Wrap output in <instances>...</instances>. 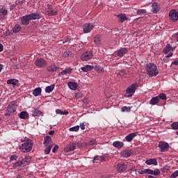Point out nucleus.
Returning <instances> with one entry per match:
<instances>
[{
    "label": "nucleus",
    "instance_id": "nucleus-34",
    "mask_svg": "<svg viewBox=\"0 0 178 178\" xmlns=\"http://www.w3.org/2000/svg\"><path fill=\"white\" fill-rule=\"evenodd\" d=\"M54 88H55V85L54 84L47 86L45 88V92L47 93L52 92V91H54Z\"/></svg>",
    "mask_w": 178,
    "mask_h": 178
},
{
    "label": "nucleus",
    "instance_id": "nucleus-32",
    "mask_svg": "<svg viewBox=\"0 0 178 178\" xmlns=\"http://www.w3.org/2000/svg\"><path fill=\"white\" fill-rule=\"evenodd\" d=\"M22 165H24V161H23V160L22 161L19 160L14 163L13 168V169H16V168H20Z\"/></svg>",
    "mask_w": 178,
    "mask_h": 178
},
{
    "label": "nucleus",
    "instance_id": "nucleus-24",
    "mask_svg": "<svg viewBox=\"0 0 178 178\" xmlns=\"http://www.w3.org/2000/svg\"><path fill=\"white\" fill-rule=\"evenodd\" d=\"M51 141H52V138L49 136L44 137V145L45 147H49V144H51Z\"/></svg>",
    "mask_w": 178,
    "mask_h": 178
},
{
    "label": "nucleus",
    "instance_id": "nucleus-56",
    "mask_svg": "<svg viewBox=\"0 0 178 178\" xmlns=\"http://www.w3.org/2000/svg\"><path fill=\"white\" fill-rule=\"evenodd\" d=\"M86 70H88H88H92V69H94V67H92L91 65H86Z\"/></svg>",
    "mask_w": 178,
    "mask_h": 178
},
{
    "label": "nucleus",
    "instance_id": "nucleus-64",
    "mask_svg": "<svg viewBox=\"0 0 178 178\" xmlns=\"http://www.w3.org/2000/svg\"><path fill=\"white\" fill-rule=\"evenodd\" d=\"M172 65H175L176 66H178V60L173 61L172 63Z\"/></svg>",
    "mask_w": 178,
    "mask_h": 178
},
{
    "label": "nucleus",
    "instance_id": "nucleus-39",
    "mask_svg": "<svg viewBox=\"0 0 178 178\" xmlns=\"http://www.w3.org/2000/svg\"><path fill=\"white\" fill-rule=\"evenodd\" d=\"M145 13H147V10H145V9H139L137 10V15L139 16H143V15H145Z\"/></svg>",
    "mask_w": 178,
    "mask_h": 178
},
{
    "label": "nucleus",
    "instance_id": "nucleus-6",
    "mask_svg": "<svg viewBox=\"0 0 178 178\" xmlns=\"http://www.w3.org/2000/svg\"><path fill=\"white\" fill-rule=\"evenodd\" d=\"M79 144L80 143H76L74 142H72L64 148V151L65 152H70V151H74V149H76V145H79Z\"/></svg>",
    "mask_w": 178,
    "mask_h": 178
},
{
    "label": "nucleus",
    "instance_id": "nucleus-43",
    "mask_svg": "<svg viewBox=\"0 0 178 178\" xmlns=\"http://www.w3.org/2000/svg\"><path fill=\"white\" fill-rule=\"evenodd\" d=\"M95 70L96 72H98V73H101V72H102L104 70V69L99 65H96L95 67Z\"/></svg>",
    "mask_w": 178,
    "mask_h": 178
},
{
    "label": "nucleus",
    "instance_id": "nucleus-33",
    "mask_svg": "<svg viewBox=\"0 0 178 178\" xmlns=\"http://www.w3.org/2000/svg\"><path fill=\"white\" fill-rule=\"evenodd\" d=\"M68 87L70 88V90H77V83H73V82H70L68 83Z\"/></svg>",
    "mask_w": 178,
    "mask_h": 178
},
{
    "label": "nucleus",
    "instance_id": "nucleus-63",
    "mask_svg": "<svg viewBox=\"0 0 178 178\" xmlns=\"http://www.w3.org/2000/svg\"><path fill=\"white\" fill-rule=\"evenodd\" d=\"M96 161H99V156H97L94 157L93 161L95 162Z\"/></svg>",
    "mask_w": 178,
    "mask_h": 178
},
{
    "label": "nucleus",
    "instance_id": "nucleus-14",
    "mask_svg": "<svg viewBox=\"0 0 178 178\" xmlns=\"http://www.w3.org/2000/svg\"><path fill=\"white\" fill-rule=\"evenodd\" d=\"M175 51V47L170 46V44H167L163 50V53L165 55L169 54V52H173Z\"/></svg>",
    "mask_w": 178,
    "mask_h": 178
},
{
    "label": "nucleus",
    "instance_id": "nucleus-22",
    "mask_svg": "<svg viewBox=\"0 0 178 178\" xmlns=\"http://www.w3.org/2000/svg\"><path fill=\"white\" fill-rule=\"evenodd\" d=\"M16 106H15V104L8 105L7 108V112L9 113H13L16 112Z\"/></svg>",
    "mask_w": 178,
    "mask_h": 178
},
{
    "label": "nucleus",
    "instance_id": "nucleus-50",
    "mask_svg": "<svg viewBox=\"0 0 178 178\" xmlns=\"http://www.w3.org/2000/svg\"><path fill=\"white\" fill-rule=\"evenodd\" d=\"M162 172L163 173H168V170H169V167L168 166H164L162 169Z\"/></svg>",
    "mask_w": 178,
    "mask_h": 178
},
{
    "label": "nucleus",
    "instance_id": "nucleus-31",
    "mask_svg": "<svg viewBox=\"0 0 178 178\" xmlns=\"http://www.w3.org/2000/svg\"><path fill=\"white\" fill-rule=\"evenodd\" d=\"M172 56H173V53L172 52H170L167 56H165L163 59V62H164V63H169L170 62V59L169 58H172Z\"/></svg>",
    "mask_w": 178,
    "mask_h": 178
},
{
    "label": "nucleus",
    "instance_id": "nucleus-5",
    "mask_svg": "<svg viewBox=\"0 0 178 178\" xmlns=\"http://www.w3.org/2000/svg\"><path fill=\"white\" fill-rule=\"evenodd\" d=\"M170 20L173 23H176L178 20V11L177 10H171L169 13Z\"/></svg>",
    "mask_w": 178,
    "mask_h": 178
},
{
    "label": "nucleus",
    "instance_id": "nucleus-55",
    "mask_svg": "<svg viewBox=\"0 0 178 178\" xmlns=\"http://www.w3.org/2000/svg\"><path fill=\"white\" fill-rule=\"evenodd\" d=\"M81 130H86V124H84V122H82L80 124Z\"/></svg>",
    "mask_w": 178,
    "mask_h": 178
},
{
    "label": "nucleus",
    "instance_id": "nucleus-38",
    "mask_svg": "<svg viewBox=\"0 0 178 178\" xmlns=\"http://www.w3.org/2000/svg\"><path fill=\"white\" fill-rule=\"evenodd\" d=\"M56 113L57 114V115H69V112L68 111H60V110H59V109H56Z\"/></svg>",
    "mask_w": 178,
    "mask_h": 178
},
{
    "label": "nucleus",
    "instance_id": "nucleus-46",
    "mask_svg": "<svg viewBox=\"0 0 178 178\" xmlns=\"http://www.w3.org/2000/svg\"><path fill=\"white\" fill-rule=\"evenodd\" d=\"M171 126L174 130H177L178 129V122L172 123Z\"/></svg>",
    "mask_w": 178,
    "mask_h": 178
},
{
    "label": "nucleus",
    "instance_id": "nucleus-21",
    "mask_svg": "<svg viewBox=\"0 0 178 178\" xmlns=\"http://www.w3.org/2000/svg\"><path fill=\"white\" fill-rule=\"evenodd\" d=\"M113 145L115 148H118V149H120V148H122L123 147V145H124V143H123V142L117 140V141H115L113 143Z\"/></svg>",
    "mask_w": 178,
    "mask_h": 178
},
{
    "label": "nucleus",
    "instance_id": "nucleus-1",
    "mask_svg": "<svg viewBox=\"0 0 178 178\" xmlns=\"http://www.w3.org/2000/svg\"><path fill=\"white\" fill-rule=\"evenodd\" d=\"M145 69L149 76H151L152 77H156V76H158V74H159L156 65L154 63L147 64L145 66Z\"/></svg>",
    "mask_w": 178,
    "mask_h": 178
},
{
    "label": "nucleus",
    "instance_id": "nucleus-59",
    "mask_svg": "<svg viewBox=\"0 0 178 178\" xmlns=\"http://www.w3.org/2000/svg\"><path fill=\"white\" fill-rule=\"evenodd\" d=\"M63 44H66V42H70V40L69 39H63Z\"/></svg>",
    "mask_w": 178,
    "mask_h": 178
},
{
    "label": "nucleus",
    "instance_id": "nucleus-3",
    "mask_svg": "<svg viewBox=\"0 0 178 178\" xmlns=\"http://www.w3.org/2000/svg\"><path fill=\"white\" fill-rule=\"evenodd\" d=\"M137 87H138V85L136 83L129 86L126 90L127 93L124 95V97L127 98L133 97L134 95V92H136V90H137Z\"/></svg>",
    "mask_w": 178,
    "mask_h": 178
},
{
    "label": "nucleus",
    "instance_id": "nucleus-41",
    "mask_svg": "<svg viewBox=\"0 0 178 178\" xmlns=\"http://www.w3.org/2000/svg\"><path fill=\"white\" fill-rule=\"evenodd\" d=\"M52 145H49V147H46L44 149V154L45 155H48L49 152H51V149H52Z\"/></svg>",
    "mask_w": 178,
    "mask_h": 178
},
{
    "label": "nucleus",
    "instance_id": "nucleus-62",
    "mask_svg": "<svg viewBox=\"0 0 178 178\" xmlns=\"http://www.w3.org/2000/svg\"><path fill=\"white\" fill-rule=\"evenodd\" d=\"M99 159L102 162V161H105V156H99Z\"/></svg>",
    "mask_w": 178,
    "mask_h": 178
},
{
    "label": "nucleus",
    "instance_id": "nucleus-18",
    "mask_svg": "<svg viewBox=\"0 0 178 178\" xmlns=\"http://www.w3.org/2000/svg\"><path fill=\"white\" fill-rule=\"evenodd\" d=\"M133 155V150L131 149H126L122 152L123 158H130Z\"/></svg>",
    "mask_w": 178,
    "mask_h": 178
},
{
    "label": "nucleus",
    "instance_id": "nucleus-30",
    "mask_svg": "<svg viewBox=\"0 0 178 178\" xmlns=\"http://www.w3.org/2000/svg\"><path fill=\"white\" fill-rule=\"evenodd\" d=\"M159 102V97L158 96H156L151 99L149 102L150 105H156Z\"/></svg>",
    "mask_w": 178,
    "mask_h": 178
},
{
    "label": "nucleus",
    "instance_id": "nucleus-57",
    "mask_svg": "<svg viewBox=\"0 0 178 178\" xmlns=\"http://www.w3.org/2000/svg\"><path fill=\"white\" fill-rule=\"evenodd\" d=\"M174 38H175L177 42H178V32L174 35Z\"/></svg>",
    "mask_w": 178,
    "mask_h": 178
},
{
    "label": "nucleus",
    "instance_id": "nucleus-29",
    "mask_svg": "<svg viewBox=\"0 0 178 178\" xmlns=\"http://www.w3.org/2000/svg\"><path fill=\"white\" fill-rule=\"evenodd\" d=\"M13 33H14V34H16L17 33H19V31L22 30V26H20V25L19 24H15L13 27Z\"/></svg>",
    "mask_w": 178,
    "mask_h": 178
},
{
    "label": "nucleus",
    "instance_id": "nucleus-58",
    "mask_svg": "<svg viewBox=\"0 0 178 178\" xmlns=\"http://www.w3.org/2000/svg\"><path fill=\"white\" fill-rule=\"evenodd\" d=\"M81 69L82 72H88V70H87L86 66L85 67H82Z\"/></svg>",
    "mask_w": 178,
    "mask_h": 178
},
{
    "label": "nucleus",
    "instance_id": "nucleus-28",
    "mask_svg": "<svg viewBox=\"0 0 178 178\" xmlns=\"http://www.w3.org/2000/svg\"><path fill=\"white\" fill-rule=\"evenodd\" d=\"M42 91L41 88H36L33 90V95H34V97H38V95H41Z\"/></svg>",
    "mask_w": 178,
    "mask_h": 178
},
{
    "label": "nucleus",
    "instance_id": "nucleus-26",
    "mask_svg": "<svg viewBox=\"0 0 178 178\" xmlns=\"http://www.w3.org/2000/svg\"><path fill=\"white\" fill-rule=\"evenodd\" d=\"M152 8L153 13H158V12H159V6H158V3H153Z\"/></svg>",
    "mask_w": 178,
    "mask_h": 178
},
{
    "label": "nucleus",
    "instance_id": "nucleus-53",
    "mask_svg": "<svg viewBox=\"0 0 178 178\" xmlns=\"http://www.w3.org/2000/svg\"><path fill=\"white\" fill-rule=\"evenodd\" d=\"M154 173V170L151 169H146V175H152Z\"/></svg>",
    "mask_w": 178,
    "mask_h": 178
},
{
    "label": "nucleus",
    "instance_id": "nucleus-40",
    "mask_svg": "<svg viewBox=\"0 0 178 178\" xmlns=\"http://www.w3.org/2000/svg\"><path fill=\"white\" fill-rule=\"evenodd\" d=\"M122 112H131V107L130 106H123L121 109Z\"/></svg>",
    "mask_w": 178,
    "mask_h": 178
},
{
    "label": "nucleus",
    "instance_id": "nucleus-23",
    "mask_svg": "<svg viewBox=\"0 0 178 178\" xmlns=\"http://www.w3.org/2000/svg\"><path fill=\"white\" fill-rule=\"evenodd\" d=\"M8 15V10L6 8L0 9V19H4L5 16Z\"/></svg>",
    "mask_w": 178,
    "mask_h": 178
},
{
    "label": "nucleus",
    "instance_id": "nucleus-2",
    "mask_svg": "<svg viewBox=\"0 0 178 178\" xmlns=\"http://www.w3.org/2000/svg\"><path fill=\"white\" fill-rule=\"evenodd\" d=\"M19 149L22 152H30L33 149V140H28L26 142L22 144L19 147Z\"/></svg>",
    "mask_w": 178,
    "mask_h": 178
},
{
    "label": "nucleus",
    "instance_id": "nucleus-61",
    "mask_svg": "<svg viewBox=\"0 0 178 178\" xmlns=\"http://www.w3.org/2000/svg\"><path fill=\"white\" fill-rule=\"evenodd\" d=\"M90 145H95V140H90L89 142Z\"/></svg>",
    "mask_w": 178,
    "mask_h": 178
},
{
    "label": "nucleus",
    "instance_id": "nucleus-13",
    "mask_svg": "<svg viewBox=\"0 0 178 178\" xmlns=\"http://www.w3.org/2000/svg\"><path fill=\"white\" fill-rule=\"evenodd\" d=\"M117 17L119 23H124L125 20H127V16L124 13L120 15H115Z\"/></svg>",
    "mask_w": 178,
    "mask_h": 178
},
{
    "label": "nucleus",
    "instance_id": "nucleus-10",
    "mask_svg": "<svg viewBox=\"0 0 178 178\" xmlns=\"http://www.w3.org/2000/svg\"><path fill=\"white\" fill-rule=\"evenodd\" d=\"M92 58V52L86 51L81 56V60H90Z\"/></svg>",
    "mask_w": 178,
    "mask_h": 178
},
{
    "label": "nucleus",
    "instance_id": "nucleus-9",
    "mask_svg": "<svg viewBox=\"0 0 178 178\" xmlns=\"http://www.w3.org/2000/svg\"><path fill=\"white\" fill-rule=\"evenodd\" d=\"M29 17L30 20H38L42 17V15H41V13L36 12L33 13L31 14L28 15Z\"/></svg>",
    "mask_w": 178,
    "mask_h": 178
},
{
    "label": "nucleus",
    "instance_id": "nucleus-11",
    "mask_svg": "<svg viewBox=\"0 0 178 178\" xmlns=\"http://www.w3.org/2000/svg\"><path fill=\"white\" fill-rule=\"evenodd\" d=\"M83 29L84 33H91V31L92 30V29H94V24H92L91 23L85 24L83 26Z\"/></svg>",
    "mask_w": 178,
    "mask_h": 178
},
{
    "label": "nucleus",
    "instance_id": "nucleus-4",
    "mask_svg": "<svg viewBox=\"0 0 178 178\" xmlns=\"http://www.w3.org/2000/svg\"><path fill=\"white\" fill-rule=\"evenodd\" d=\"M58 12V10L52 6L51 4H47V8H46V16H56Z\"/></svg>",
    "mask_w": 178,
    "mask_h": 178
},
{
    "label": "nucleus",
    "instance_id": "nucleus-37",
    "mask_svg": "<svg viewBox=\"0 0 178 178\" xmlns=\"http://www.w3.org/2000/svg\"><path fill=\"white\" fill-rule=\"evenodd\" d=\"M127 73H128L127 70H121L119 72L118 74H119V76H120V77H124V76H127Z\"/></svg>",
    "mask_w": 178,
    "mask_h": 178
},
{
    "label": "nucleus",
    "instance_id": "nucleus-54",
    "mask_svg": "<svg viewBox=\"0 0 178 178\" xmlns=\"http://www.w3.org/2000/svg\"><path fill=\"white\" fill-rule=\"evenodd\" d=\"M22 162H24V163L30 162V158L25 157V159H22Z\"/></svg>",
    "mask_w": 178,
    "mask_h": 178
},
{
    "label": "nucleus",
    "instance_id": "nucleus-27",
    "mask_svg": "<svg viewBox=\"0 0 178 178\" xmlns=\"http://www.w3.org/2000/svg\"><path fill=\"white\" fill-rule=\"evenodd\" d=\"M101 35H97L94 38V42L96 45H101V40H102Z\"/></svg>",
    "mask_w": 178,
    "mask_h": 178
},
{
    "label": "nucleus",
    "instance_id": "nucleus-25",
    "mask_svg": "<svg viewBox=\"0 0 178 178\" xmlns=\"http://www.w3.org/2000/svg\"><path fill=\"white\" fill-rule=\"evenodd\" d=\"M19 118L26 120L29 118V113L26 111H22L19 114Z\"/></svg>",
    "mask_w": 178,
    "mask_h": 178
},
{
    "label": "nucleus",
    "instance_id": "nucleus-51",
    "mask_svg": "<svg viewBox=\"0 0 178 178\" xmlns=\"http://www.w3.org/2000/svg\"><path fill=\"white\" fill-rule=\"evenodd\" d=\"M138 173H139V175H146V169L144 170H138Z\"/></svg>",
    "mask_w": 178,
    "mask_h": 178
},
{
    "label": "nucleus",
    "instance_id": "nucleus-60",
    "mask_svg": "<svg viewBox=\"0 0 178 178\" xmlns=\"http://www.w3.org/2000/svg\"><path fill=\"white\" fill-rule=\"evenodd\" d=\"M66 74V73L65 72V70H63L62 72H59L58 76H63Z\"/></svg>",
    "mask_w": 178,
    "mask_h": 178
},
{
    "label": "nucleus",
    "instance_id": "nucleus-17",
    "mask_svg": "<svg viewBox=\"0 0 178 178\" xmlns=\"http://www.w3.org/2000/svg\"><path fill=\"white\" fill-rule=\"evenodd\" d=\"M30 17H29V15H25L22 17V24L24 26H29L30 24Z\"/></svg>",
    "mask_w": 178,
    "mask_h": 178
},
{
    "label": "nucleus",
    "instance_id": "nucleus-48",
    "mask_svg": "<svg viewBox=\"0 0 178 178\" xmlns=\"http://www.w3.org/2000/svg\"><path fill=\"white\" fill-rule=\"evenodd\" d=\"M58 149H59V146L58 145H56L52 149L53 154H56V152H58Z\"/></svg>",
    "mask_w": 178,
    "mask_h": 178
},
{
    "label": "nucleus",
    "instance_id": "nucleus-45",
    "mask_svg": "<svg viewBox=\"0 0 178 178\" xmlns=\"http://www.w3.org/2000/svg\"><path fill=\"white\" fill-rule=\"evenodd\" d=\"M152 175H153L154 176H159V175H161V171L159 170V169H155V170L153 171Z\"/></svg>",
    "mask_w": 178,
    "mask_h": 178
},
{
    "label": "nucleus",
    "instance_id": "nucleus-12",
    "mask_svg": "<svg viewBox=\"0 0 178 178\" xmlns=\"http://www.w3.org/2000/svg\"><path fill=\"white\" fill-rule=\"evenodd\" d=\"M129 52V49L126 47L121 48L120 49L117 51V56L118 58H122L126 55Z\"/></svg>",
    "mask_w": 178,
    "mask_h": 178
},
{
    "label": "nucleus",
    "instance_id": "nucleus-20",
    "mask_svg": "<svg viewBox=\"0 0 178 178\" xmlns=\"http://www.w3.org/2000/svg\"><path fill=\"white\" fill-rule=\"evenodd\" d=\"M58 69H59V67H56V65H51L47 67V70L51 73H54V72H56L58 70Z\"/></svg>",
    "mask_w": 178,
    "mask_h": 178
},
{
    "label": "nucleus",
    "instance_id": "nucleus-44",
    "mask_svg": "<svg viewBox=\"0 0 178 178\" xmlns=\"http://www.w3.org/2000/svg\"><path fill=\"white\" fill-rule=\"evenodd\" d=\"M157 97H159V99L160 98V99H163L164 101L166 100V94L165 93H161Z\"/></svg>",
    "mask_w": 178,
    "mask_h": 178
},
{
    "label": "nucleus",
    "instance_id": "nucleus-35",
    "mask_svg": "<svg viewBox=\"0 0 178 178\" xmlns=\"http://www.w3.org/2000/svg\"><path fill=\"white\" fill-rule=\"evenodd\" d=\"M33 116H42V112L37 108H35L33 111Z\"/></svg>",
    "mask_w": 178,
    "mask_h": 178
},
{
    "label": "nucleus",
    "instance_id": "nucleus-7",
    "mask_svg": "<svg viewBox=\"0 0 178 178\" xmlns=\"http://www.w3.org/2000/svg\"><path fill=\"white\" fill-rule=\"evenodd\" d=\"M35 65L38 67H45V66H47V61L44 58H40L36 59V60L35 61Z\"/></svg>",
    "mask_w": 178,
    "mask_h": 178
},
{
    "label": "nucleus",
    "instance_id": "nucleus-16",
    "mask_svg": "<svg viewBox=\"0 0 178 178\" xmlns=\"http://www.w3.org/2000/svg\"><path fill=\"white\" fill-rule=\"evenodd\" d=\"M136 136H137V133L136 132L131 133L125 137V140L126 141H127V143H131L132 140H134V138Z\"/></svg>",
    "mask_w": 178,
    "mask_h": 178
},
{
    "label": "nucleus",
    "instance_id": "nucleus-36",
    "mask_svg": "<svg viewBox=\"0 0 178 178\" xmlns=\"http://www.w3.org/2000/svg\"><path fill=\"white\" fill-rule=\"evenodd\" d=\"M17 80L16 79H8L7 81V84H13V86H17Z\"/></svg>",
    "mask_w": 178,
    "mask_h": 178
},
{
    "label": "nucleus",
    "instance_id": "nucleus-15",
    "mask_svg": "<svg viewBox=\"0 0 178 178\" xmlns=\"http://www.w3.org/2000/svg\"><path fill=\"white\" fill-rule=\"evenodd\" d=\"M126 169H127V167L124 165V163L121 162L118 164L117 170L120 173H122V172H124Z\"/></svg>",
    "mask_w": 178,
    "mask_h": 178
},
{
    "label": "nucleus",
    "instance_id": "nucleus-19",
    "mask_svg": "<svg viewBox=\"0 0 178 178\" xmlns=\"http://www.w3.org/2000/svg\"><path fill=\"white\" fill-rule=\"evenodd\" d=\"M146 165H154V166H156L158 165V161L156 159H149L145 161Z\"/></svg>",
    "mask_w": 178,
    "mask_h": 178
},
{
    "label": "nucleus",
    "instance_id": "nucleus-42",
    "mask_svg": "<svg viewBox=\"0 0 178 178\" xmlns=\"http://www.w3.org/2000/svg\"><path fill=\"white\" fill-rule=\"evenodd\" d=\"M79 130H80V126L79 125L70 128V131H79Z\"/></svg>",
    "mask_w": 178,
    "mask_h": 178
},
{
    "label": "nucleus",
    "instance_id": "nucleus-52",
    "mask_svg": "<svg viewBox=\"0 0 178 178\" xmlns=\"http://www.w3.org/2000/svg\"><path fill=\"white\" fill-rule=\"evenodd\" d=\"M65 74H70L72 73V69L67 68L64 70Z\"/></svg>",
    "mask_w": 178,
    "mask_h": 178
},
{
    "label": "nucleus",
    "instance_id": "nucleus-47",
    "mask_svg": "<svg viewBox=\"0 0 178 178\" xmlns=\"http://www.w3.org/2000/svg\"><path fill=\"white\" fill-rule=\"evenodd\" d=\"M17 158H19V156H17L16 154H13L10 158V161H16V159H17Z\"/></svg>",
    "mask_w": 178,
    "mask_h": 178
},
{
    "label": "nucleus",
    "instance_id": "nucleus-49",
    "mask_svg": "<svg viewBox=\"0 0 178 178\" xmlns=\"http://www.w3.org/2000/svg\"><path fill=\"white\" fill-rule=\"evenodd\" d=\"M178 176V170L175 171L170 176V178H176Z\"/></svg>",
    "mask_w": 178,
    "mask_h": 178
},
{
    "label": "nucleus",
    "instance_id": "nucleus-8",
    "mask_svg": "<svg viewBox=\"0 0 178 178\" xmlns=\"http://www.w3.org/2000/svg\"><path fill=\"white\" fill-rule=\"evenodd\" d=\"M159 147L160 149L161 152H166L169 149V144L165 142H159Z\"/></svg>",
    "mask_w": 178,
    "mask_h": 178
}]
</instances>
